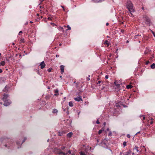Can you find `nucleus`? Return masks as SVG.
Returning a JSON list of instances; mask_svg holds the SVG:
<instances>
[{"label": "nucleus", "mask_w": 155, "mask_h": 155, "mask_svg": "<svg viewBox=\"0 0 155 155\" xmlns=\"http://www.w3.org/2000/svg\"><path fill=\"white\" fill-rule=\"evenodd\" d=\"M5 147H7V144H5Z\"/></svg>", "instance_id": "13d9d810"}, {"label": "nucleus", "mask_w": 155, "mask_h": 155, "mask_svg": "<svg viewBox=\"0 0 155 155\" xmlns=\"http://www.w3.org/2000/svg\"><path fill=\"white\" fill-rule=\"evenodd\" d=\"M58 135L60 136H61V134L59 132Z\"/></svg>", "instance_id": "a18cd8bd"}, {"label": "nucleus", "mask_w": 155, "mask_h": 155, "mask_svg": "<svg viewBox=\"0 0 155 155\" xmlns=\"http://www.w3.org/2000/svg\"><path fill=\"white\" fill-rule=\"evenodd\" d=\"M92 1L94 3L101 2H102V0L97 1V0H92Z\"/></svg>", "instance_id": "f8f14e48"}, {"label": "nucleus", "mask_w": 155, "mask_h": 155, "mask_svg": "<svg viewBox=\"0 0 155 155\" xmlns=\"http://www.w3.org/2000/svg\"><path fill=\"white\" fill-rule=\"evenodd\" d=\"M142 9L143 10V9H144V7H142Z\"/></svg>", "instance_id": "e2e57ef3"}, {"label": "nucleus", "mask_w": 155, "mask_h": 155, "mask_svg": "<svg viewBox=\"0 0 155 155\" xmlns=\"http://www.w3.org/2000/svg\"><path fill=\"white\" fill-rule=\"evenodd\" d=\"M51 24L53 26H54V25H55L54 23H51Z\"/></svg>", "instance_id": "e433bc0d"}, {"label": "nucleus", "mask_w": 155, "mask_h": 155, "mask_svg": "<svg viewBox=\"0 0 155 155\" xmlns=\"http://www.w3.org/2000/svg\"><path fill=\"white\" fill-rule=\"evenodd\" d=\"M127 136L128 138H130V134H127Z\"/></svg>", "instance_id": "2f4dec72"}, {"label": "nucleus", "mask_w": 155, "mask_h": 155, "mask_svg": "<svg viewBox=\"0 0 155 155\" xmlns=\"http://www.w3.org/2000/svg\"><path fill=\"white\" fill-rule=\"evenodd\" d=\"M103 130H104V129H102L98 131V134H101L102 133V131H103Z\"/></svg>", "instance_id": "a211bd4d"}, {"label": "nucleus", "mask_w": 155, "mask_h": 155, "mask_svg": "<svg viewBox=\"0 0 155 155\" xmlns=\"http://www.w3.org/2000/svg\"><path fill=\"white\" fill-rule=\"evenodd\" d=\"M8 95L7 94H4L3 95V97L2 98L3 101H6V100H8Z\"/></svg>", "instance_id": "20e7f679"}, {"label": "nucleus", "mask_w": 155, "mask_h": 155, "mask_svg": "<svg viewBox=\"0 0 155 155\" xmlns=\"http://www.w3.org/2000/svg\"><path fill=\"white\" fill-rule=\"evenodd\" d=\"M141 36V35H139V34H138L137 35H136L134 37L135 38H137V36Z\"/></svg>", "instance_id": "bb28decb"}, {"label": "nucleus", "mask_w": 155, "mask_h": 155, "mask_svg": "<svg viewBox=\"0 0 155 155\" xmlns=\"http://www.w3.org/2000/svg\"><path fill=\"white\" fill-rule=\"evenodd\" d=\"M153 121H151V122H150V124H153Z\"/></svg>", "instance_id": "864d4df0"}, {"label": "nucleus", "mask_w": 155, "mask_h": 155, "mask_svg": "<svg viewBox=\"0 0 155 155\" xmlns=\"http://www.w3.org/2000/svg\"><path fill=\"white\" fill-rule=\"evenodd\" d=\"M131 150H129V151L126 152L124 154V155H129L131 153Z\"/></svg>", "instance_id": "9d476101"}, {"label": "nucleus", "mask_w": 155, "mask_h": 155, "mask_svg": "<svg viewBox=\"0 0 155 155\" xmlns=\"http://www.w3.org/2000/svg\"><path fill=\"white\" fill-rule=\"evenodd\" d=\"M22 33V31H20L18 35H21V34Z\"/></svg>", "instance_id": "7c9ffc66"}, {"label": "nucleus", "mask_w": 155, "mask_h": 155, "mask_svg": "<svg viewBox=\"0 0 155 155\" xmlns=\"http://www.w3.org/2000/svg\"><path fill=\"white\" fill-rule=\"evenodd\" d=\"M108 135L109 136H111L112 135V133H111V131H110L109 132V134H108Z\"/></svg>", "instance_id": "c756f323"}, {"label": "nucleus", "mask_w": 155, "mask_h": 155, "mask_svg": "<svg viewBox=\"0 0 155 155\" xmlns=\"http://www.w3.org/2000/svg\"><path fill=\"white\" fill-rule=\"evenodd\" d=\"M126 141H124L123 143V146H124V147H125L127 145H126Z\"/></svg>", "instance_id": "b1692460"}, {"label": "nucleus", "mask_w": 155, "mask_h": 155, "mask_svg": "<svg viewBox=\"0 0 155 155\" xmlns=\"http://www.w3.org/2000/svg\"><path fill=\"white\" fill-rule=\"evenodd\" d=\"M145 119V117L143 116V120H144Z\"/></svg>", "instance_id": "603ef678"}, {"label": "nucleus", "mask_w": 155, "mask_h": 155, "mask_svg": "<svg viewBox=\"0 0 155 155\" xmlns=\"http://www.w3.org/2000/svg\"><path fill=\"white\" fill-rule=\"evenodd\" d=\"M37 16H39V14H37Z\"/></svg>", "instance_id": "bf43d9fd"}, {"label": "nucleus", "mask_w": 155, "mask_h": 155, "mask_svg": "<svg viewBox=\"0 0 155 155\" xmlns=\"http://www.w3.org/2000/svg\"><path fill=\"white\" fill-rule=\"evenodd\" d=\"M61 6V7L63 8V10L64 11H65V9H64V6Z\"/></svg>", "instance_id": "79ce46f5"}, {"label": "nucleus", "mask_w": 155, "mask_h": 155, "mask_svg": "<svg viewBox=\"0 0 155 155\" xmlns=\"http://www.w3.org/2000/svg\"><path fill=\"white\" fill-rule=\"evenodd\" d=\"M105 78L106 79H108V75H107L105 76Z\"/></svg>", "instance_id": "58836bf2"}, {"label": "nucleus", "mask_w": 155, "mask_h": 155, "mask_svg": "<svg viewBox=\"0 0 155 155\" xmlns=\"http://www.w3.org/2000/svg\"><path fill=\"white\" fill-rule=\"evenodd\" d=\"M74 99L77 101H82V99L81 97H76L74 98Z\"/></svg>", "instance_id": "423d86ee"}, {"label": "nucleus", "mask_w": 155, "mask_h": 155, "mask_svg": "<svg viewBox=\"0 0 155 155\" xmlns=\"http://www.w3.org/2000/svg\"><path fill=\"white\" fill-rule=\"evenodd\" d=\"M68 153L69 154L71 153V151L70 150H68L66 153V154H67Z\"/></svg>", "instance_id": "393cba45"}, {"label": "nucleus", "mask_w": 155, "mask_h": 155, "mask_svg": "<svg viewBox=\"0 0 155 155\" xmlns=\"http://www.w3.org/2000/svg\"><path fill=\"white\" fill-rule=\"evenodd\" d=\"M104 44L107 45V46H108L109 45V43L108 41L106 40L105 42L104 43Z\"/></svg>", "instance_id": "f3484780"}, {"label": "nucleus", "mask_w": 155, "mask_h": 155, "mask_svg": "<svg viewBox=\"0 0 155 155\" xmlns=\"http://www.w3.org/2000/svg\"><path fill=\"white\" fill-rule=\"evenodd\" d=\"M39 0L40 1V4L41 3L44 1V0Z\"/></svg>", "instance_id": "c03bdc74"}, {"label": "nucleus", "mask_w": 155, "mask_h": 155, "mask_svg": "<svg viewBox=\"0 0 155 155\" xmlns=\"http://www.w3.org/2000/svg\"><path fill=\"white\" fill-rule=\"evenodd\" d=\"M4 103L3 105L5 106H7L10 105L11 103V102L9 100H6V101H3Z\"/></svg>", "instance_id": "7ed1b4c3"}, {"label": "nucleus", "mask_w": 155, "mask_h": 155, "mask_svg": "<svg viewBox=\"0 0 155 155\" xmlns=\"http://www.w3.org/2000/svg\"><path fill=\"white\" fill-rule=\"evenodd\" d=\"M5 64V62L4 61H2L1 62V64L2 66H4Z\"/></svg>", "instance_id": "6ab92c4d"}, {"label": "nucleus", "mask_w": 155, "mask_h": 155, "mask_svg": "<svg viewBox=\"0 0 155 155\" xmlns=\"http://www.w3.org/2000/svg\"><path fill=\"white\" fill-rule=\"evenodd\" d=\"M40 67L41 69H43L45 66V64L44 62V61L42 62L40 64Z\"/></svg>", "instance_id": "39448f33"}, {"label": "nucleus", "mask_w": 155, "mask_h": 155, "mask_svg": "<svg viewBox=\"0 0 155 155\" xmlns=\"http://www.w3.org/2000/svg\"><path fill=\"white\" fill-rule=\"evenodd\" d=\"M150 67L152 69H154L155 68V64L153 63L150 66Z\"/></svg>", "instance_id": "4468645a"}, {"label": "nucleus", "mask_w": 155, "mask_h": 155, "mask_svg": "<svg viewBox=\"0 0 155 155\" xmlns=\"http://www.w3.org/2000/svg\"><path fill=\"white\" fill-rule=\"evenodd\" d=\"M24 40H25L24 38H21L20 40V42H21L24 43L25 42Z\"/></svg>", "instance_id": "5701e85b"}, {"label": "nucleus", "mask_w": 155, "mask_h": 155, "mask_svg": "<svg viewBox=\"0 0 155 155\" xmlns=\"http://www.w3.org/2000/svg\"><path fill=\"white\" fill-rule=\"evenodd\" d=\"M109 128H108L107 129V131H109Z\"/></svg>", "instance_id": "6e6d98bb"}, {"label": "nucleus", "mask_w": 155, "mask_h": 155, "mask_svg": "<svg viewBox=\"0 0 155 155\" xmlns=\"http://www.w3.org/2000/svg\"><path fill=\"white\" fill-rule=\"evenodd\" d=\"M48 20H50L51 19V18H50L49 17H48Z\"/></svg>", "instance_id": "3c124183"}, {"label": "nucleus", "mask_w": 155, "mask_h": 155, "mask_svg": "<svg viewBox=\"0 0 155 155\" xmlns=\"http://www.w3.org/2000/svg\"><path fill=\"white\" fill-rule=\"evenodd\" d=\"M16 143H17V144H18L19 143L18 142H16Z\"/></svg>", "instance_id": "4d7b16f0"}, {"label": "nucleus", "mask_w": 155, "mask_h": 155, "mask_svg": "<svg viewBox=\"0 0 155 155\" xmlns=\"http://www.w3.org/2000/svg\"><path fill=\"white\" fill-rule=\"evenodd\" d=\"M121 32L122 33H123L124 32V30L123 29H121Z\"/></svg>", "instance_id": "ea45409f"}, {"label": "nucleus", "mask_w": 155, "mask_h": 155, "mask_svg": "<svg viewBox=\"0 0 155 155\" xmlns=\"http://www.w3.org/2000/svg\"><path fill=\"white\" fill-rule=\"evenodd\" d=\"M26 138H24V140H23V141L22 142V143H21V144H22L23 142H24L25 141V140H26Z\"/></svg>", "instance_id": "f704fd0d"}, {"label": "nucleus", "mask_w": 155, "mask_h": 155, "mask_svg": "<svg viewBox=\"0 0 155 155\" xmlns=\"http://www.w3.org/2000/svg\"><path fill=\"white\" fill-rule=\"evenodd\" d=\"M72 135V132H70L67 134V137H71Z\"/></svg>", "instance_id": "ddd939ff"}, {"label": "nucleus", "mask_w": 155, "mask_h": 155, "mask_svg": "<svg viewBox=\"0 0 155 155\" xmlns=\"http://www.w3.org/2000/svg\"><path fill=\"white\" fill-rule=\"evenodd\" d=\"M109 25V23H107L106 24V25L107 26H108Z\"/></svg>", "instance_id": "de8ad7c7"}, {"label": "nucleus", "mask_w": 155, "mask_h": 155, "mask_svg": "<svg viewBox=\"0 0 155 155\" xmlns=\"http://www.w3.org/2000/svg\"><path fill=\"white\" fill-rule=\"evenodd\" d=\"M115 85L117 87H119L120 86V84H117L115 82Z\"/></svg>", "instance_id": "cd10ccee"}, {"label": "nucleus", "mask_w": 155, "mask_h": 155, "mask_svg": "<svg viewBox=\"0 0 155 155\" xmlns=\"http://www.w3.org/2000/svg\"><path fill=\"white\" fill-rule=\"evenodd\" d=\"M2 69H0V73H2Z\"/></svg>", "instance_id": "37998d69"}, {"label": "nucleus", "mask_w": 155, "mask_h": 155, "mask_svg": "<svg viewBox=\"0 0 155 155\" xmlns=\"http://www.w3.org/2000/svg\"><path fill=\"white\" fill-rule=\"evenodd\" d=\"M133 150L134 152H135V153H136V152H137L139 151V150H138V147L135 146L134 148L133 149Z\"/></svg>", "instance_id": "0eeeda50"}, {"label": "nucleus", "mask_w": 155, "mask_h": 155, "mask_svg": "<svg viewBox=\"0 0 155 155\" xmlns=\"http://www.w3.org/2000/svg\"><path fill=\"white\" fill-rule=\"evenodd\" d=\"M122 153V152H120V154L121 155Z\"/></svg>", "instance_id": "338daca9"}, {"label": "nucleus", "mask_w": 155, "mask_h": 155, "mask_svg": "<svg viewBox=\"0 0 155 155\" xmlns=\"http://www.w3.org/2000/svg\"><path fill=\"white\" fill-rule=\"evenodd\" d=\"M132 87V85L130 84H129L126 86V87L127 89L131 88Z\"/></svg>", "instance_id": "2eb2a0df"}, {"label": "nucleus", "mask_w": 155, "mask_h": 155, "mask_svg": "<svg viewBox=\"0 0 155 155\" xmlns=\"http://www.w3.org/2000/svg\"><path fill=\"white\" fill-rule=\"evenodd\" d=\"M151 31H152V33H153V34L154 32H153V31H152V30H151Z\"/></svg>", "instance_id": "680f3d73"}, {"label": "nucleus", "mask_w": 155, "mask_h": 155, "mask_svg": "<svg viewBox=\"0 0 155 155\" xmlns=\"http://www.w3.org/2000/svg\"><path fill=\"white\" fill-rule=\"evenodd\" d=\"M65 146H62L61 147V149L62 150H64L65 149Z\"/></svg>", "instance_id": "a878e982"}, {"label": "nucleus", "mask_w": 155, "mask_h": 155, "mask_svg": "<svg viewBox=\"0 0 155 155\" xmlns=\"http://www.w3.org/2000/svg\"><path fill=\"white\" fill-rule=\"evenodd\" d=\"M90 75H89L88 76L89 77H88V78H87V80L88 81H89V80H90V78L89 77H90Z\"/></svg>", "instance_id": "4c0bfd02"}, {"label": "nucleus", "mask_w": 155, "mask_h": 155, "mask_svg": "<svg viewBox=\"0 0 155 155\" xmlns=\"http://www.w3.org/2000/svg\"><path fill=\"white\" fill-rule=\"evenodd\" d=\"M53 113H57L58 112V110L55 109H53Z\"/></svg>", "instance_id": "aec40b11"}, {"label": "nucleus", "mask_w": 155, "mask_h": 155, "mask_svg": "<svg viewBox=\"0 0 155 155\" xmlns=\"http://www.w3.org/2000/svg\"><path fill=\"white\" fill-rule=\"evenodd\" d=\"M151 31H152V33H153V34L154 32H153V31H152V30H151Z\"/></svg>", "instance_id": "052dcab7"}, {"label": "nucleus", "mask_w": 155, "mask_h": 155, "mask_svg": "<svg viewBox=\"0 0 155 155\" xmlns=\"http://www.w3.org/2000/svg\"><path fill=\"white\" fill-rule=\"evenodd\" d=\"M96 123L97 124H100V122L99 121V120H97L96 121Z\"/></svg>", "instance_id": "473e14b6"}, {"label": "nucleus", "mask_w": 155, "mask_h": 155, "mask_svg": "<svg viewBox=\"0 0 155 155\" xmlns=\"http://www.w3.org/2000/svg\"><path fill=\"white\" fill-rule=\"evenodd\" d=\"M129 42V41L128 40L127 41H126V43H128Z\"/></svg>", "instance_id": "5fc2aeb1"}, {"label": "nucleus", "mask_w": 155, "mask_h": 155, "mask_svg": "<svg viewBox=\"0 0 155 155\" xmlns=\"http://www.w3.org/2000/svg\"><path fill=\"white\" fill-rule=\"evenodd\" d=\"M64 66L63 65H61L60 66L61 73V74H62L63 72H64Z\"/></svg>", "instance_id": "6e6552de"}, {"label": "nucleus", "mask_w": 155, "mask_h": 155, "mask_svg": "<svg viewBox=\"0 0 155 155\" xmlns=\"http://www.w3.org/2000/svg\"><path fill=\"white\" fill-rule=\"evenodd\" d=\"M134 152H133V153H132V154H133V155H134Z\"/></svg>", "instance_id": "69168bd1"}, {"label": "nucleus", "mask_w": 155, "mask_h": 155, "mask_svg": "<svg viewBox=\"0 0 155 155\" xmlns=\"http://www.w3.org/2000/svg\"><path fill=\"white\" fill-rule=\"evenodd\" d=\"M69 105L70 107H73V103L72 101H70L69 102Z\"/></svg>", "instance_id": "dca6fc26"}, {"label": "nucleus", "mask_w": 155, "mask_h": 155, "mask_svg": "<svg viewBox=\"0 0 155 155\" xmlns=\"http://www.w3.org/2000/svg\"><path fill=\"white\" fill-rule=\"evenodd\" d=\"M67 27L68 28L66 30L67 31L68 30H71V27H70V26L69 25H67Z\"/></svg>", "instance_id": "412c9836"}, {"label": "nucleus", "mask_w": 155, "mask_h": 155, "mask_svg": "<svg viewBox=\"0 0 155 155\" xmlns=\"http://www.w3.org/2000/svg\"><path fill=\"white\" fill-rule=\"evenodd\" d=\"M143 18L145 21V23L148 25L150 26L151 25L150 20L149 18L146 15L143 16Z\"/></svg>", "instance_id": "f03ea898"}, {"label": "nucleus", "mask_w": 155, "mask_h": 155, "mask_svg": "<svg viewBox=\"0 0 155 155\" xmlns=\"http://www.w3.org/2000/svg\"><path fill=\"white\" fill-rule=\"evenodd\" d=\"M106 123H105V122H104V124H103L104 125V126H105V125H106Z\"/></svg>", "instance_id": "8fccbe9b"}, {"label": "nucleus", "mask_w": 155, "mask_h": 155, "mask_svg": "<svg viewBox=\"0 0 155 155\" xmlns=\"http://www.w3.org/2000/svg\"><path fill=\"white\" fill-rule=\"evenodd\" d=\"M101 82V81H99L97 83V84H99Z\"/></svg>", "instance_id": "a19ab883"}, {"label": "nucleus", "mask_w": 155, "mask_h": 155, "mask_svg": "<svg viewBox=\"0 0 155 155\" xmlns=\"http://www.w3.org/2000/svg\"><path fill=\"white\" fill-rule=\"evenodd\" d=\"M12 45H15V43H12Z\"/></svg>", "instance_id": "774afa93"}, {"label": "nucleus", "mask_w": 155, "mask_h": 155, "mask_svg": "<svg viewBox=\"0 0 155 155\" xmlns=\"http://www.w3.org/2000/svg\"><path fill=\"white\" fill-rule=\"evenodd\" d=\"M52 68H49L48 69V71L49 72H50L51 71Z\"/></svg>", "instance_id": "c85d7f7f"}, {"label": "nucleus", "mask_w": 155, "mask_h": 155, "mask_svg": "<svg viewBox=\"0 0 155 155\" xmlns=\"http://www.w3.org/2000/svg\"><path fill=\"white\" fill-rule=\"evenodd\" d=\"M80 154L81 155H85V153L82 151H81Z\"/></svg>", "instance_id": "4be33fe9"}, {"label": "nucleus", "mask_w": 155, "mask_h": 155, "mask_svg": "<svg viewBox=\"0 0 155 155\" xmlns=\"http://www.w3.org/2000/svg\"><path fill=\"white\" fill-rule=\"evenodd\" d=\"M26 138H24V140H23V141L22 142V143H21V144H22L23 142H24L25 141V140H26Z\"/></svg>", "instance_id": "72a5a7b5"}, {"label": "nucleus", "mask_w": 155, "mask_h": 155, "mask_svg": "<svg viewBox=\"0 0 155 155\" xmlns=\"http://www.w3.org/2000/svg\"><path fill=\"white\" fill-rule=\"evenodd\" d=\"M69 124L68 125V126H70L71 124V121L70 120L69 121Z\"/></svg>", "instance_id": "c9c22d12"}, {"label": "nucleus", "mask_w": 155, "mask_h": 155, "mask_svg": "<svg viewBox=\"0 0 155 155\" xmlns=\"http://www.w3.org/2000/svg\"><path fill=\"white\" fill-rule=\"evenodd\" d=\"M59 55H57V54L56 55V57H59Z\"/></svg>", "instance_id": "49530a36"}, {"label": "nucleus", "mask_w": 155, "mask_h": 155, "mask_svg": "<svg viewBox=\"0 0 155 155\" xmlns=\"http://www.w3.org/2000/svg\"><path fill=\"white\" fill-rule=\"evenodd\" d=\"M153 36L155 37V33L154 32V33H153Z\"/></svg>", "instance_id": "09e8293b"}, {"label": "nucleus", "mask_w": 155, "mask_h": 155, "mask_svg": "<svg viewBox=\"0 0 155 155\" xmlns=\"http://www.w3.org/2000/svg\"><path fill=\"white\" fill-rule=\"evenodd\" d=\"M126 6L131 15H133L132 13L134 12L135 10L133 7V5L131 2L130 1H128L126 4Z\"/></svg>", "instance_id": "f257e3e1"}, {"label": "nucleus", "mask_w": 155, "mask_h": 155, "mask_svg": "<svg viewBox=\"0 0 155 155\" xmlns=\"http://www.w3.org/2000/svg\"><path fill=\"white\" fill-rule=\"evenodd\" d=\"M38 73L39 74H39V71H38Z\"/></svg>", "instance_id": "0e129e2a"}, {"label": "nucleus", "mask_w": 155, "mask_h": 155, "mask_svg": "<svg viewBox=\"0 0 155 155\" xmlns=\"http://www.w3.org/2000/svg\"><path fill=\"white\" fill-rule=\"evenodd\" d=\"M55 94H54V96H57L58 95V89H56L54 91Z\"/></svg>", "instance_id": "1a4fd4ad"}, {"label": "nucleus", "mask_w": 155, "mask_h": 155, "mask_svg": "<svg viewBox=\"0 0 155 155\" xmlns=\"http://www.w3.org/2000/svg\"><path fill=\"white\" fill-rule=\"evenodd\" d=\"M8 88L9 87L7 86H6L5 87L4 89L3 90V91L4 92H6L8 91Z\"/></svg>", "instance_id": "9b49d317"}]
</instances>
